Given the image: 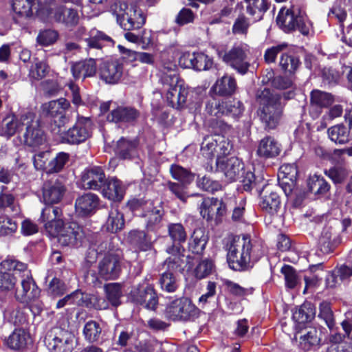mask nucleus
<instances>
[{
  "instance_id": "nucleus-1",
  "label": "nucleus",
  "mask_w": 352,
  "mask_h": 352,
  "mask_svg": "<svg viewBox=\"0 0 352 352\" xmlns=\"http://www.w3.org/2000/svg\"><path fill=\"white\" fill-rule=\"evenodd\" d=\"M294 96V90L284 92L283 96L267 87L256 91L255 98L258 104V115L265 131L276 129L281 122L285 106L281 102L282 97L289 100Z\"/></svg>"
},
{
  "instance_id": "nucleus-2",
  "label": "nucleus",
  "mask_w": 352,
  "mask_h": 352,
  "mask_svg": "<svg viewBox=\"0 0 352 352\" xmlns=\"http://www.w3.org/2000/svg\"><path fill=\"white\" fill-rule=\"evenodd\" d=\"M227 251L228 265L235 271L248 269L252 262L258 261L263 254L261 245L253 243L245 235L233 237L227 245Z\"/></svg>"
},
{
  "instance_id": "nucleus-3",
  "label": "nucleus",
  "mask_w": 352,
  "mask_h": 352,
  "mask_svg": "<svg viewBox=\"0 0 352 352\" xmlns=\"http://www.w3.org/2000/svg\"><path fill=\"white\" fill-rule=\"evenodd\" d=\"M70 107V102L64 98L51 100L41 105V116L50 126L54 134H60L62 128L69 122L66 111Z\"/></svg>"
},
{
  "instance_id": "nucleus-4",
  "label": "nucleus",
  "mask_w": 352,
  "mask_h": 352,
  "mask_svg": "<svg viewBox=\"0 0 352 352\" xmlns=\"http://www.w3.org/2000/svg\"><path fill=\"white\" fill-rule=\"evenodd\" d=\"M6 263L3 266L6 268L12 267L14 263ZM18 266L19 277L21 278V289L16 290V298L23 302H28L32 300L38 299L40 296L41 290L36 285L32 278L31 271L28 270L27 264L21 262V263L14 264V266Z\"/></svg>"
},
{
  "instance_id": "nucleus-5",
  "label": "nucleus",
  "mask_w": 352,
  "mask_h": 352,
  "mask_svg": "<svg viewBox=\"0 0 352 352\" xmlns=\"http://www.w3.org/2000/svg\"><path fill=\"white\" fill-rule=\"evenodd\" d=\"M276 23L287 34L296 30L305 36H307L309 33V28L304 21L300 10L295 9L294 6L289 9L281 8L278 13Z\"/></svg>"
},
{
  "instance_id": "nucleus-6",
  "label": "nucleus",
  "mask_w": 352,
  "mask_h": 352,
  "mask_svg": "<svg viewBox=\"0 0 352 352\" xmlns=\"http://www.w3.org/2000/svg\"><path fill=\"white\" fill-rule=\"evenodd\" d=\"M116 19L123 30L131 31L140 29L145 24L146 16L135 4L120 3V10L116 12Z\"/></svg>"
},
{
  "instance_id": "nucleus-7",
  "label": "nucleus",
  "mask_w": 352,
  "mask_h": 352,
  "mask_svg": "<svg viewBox=\"0 0 352 352\" xmlns=\"http://www.w3.org/2000/svg\"><path fill=\"white\" fill-rule=\"evenodd\" d=\"M23 120L25 121L23 126H25L24 145L32 148V151H36L46 142V134L41 127L40 120L36 119L34 113L23 114Z\"/></svg>"
},
{
  "instance_id": "nucleus-8",
  "label": "nucleus",
  "mask_w": 352,
  "mask_h": 352,
  "mask_svg": "<svg viewBox=\"0 0 352 352\" xmlns=\"http://www.w3.org/2000/svg\"><path fill=\"white\" fill-rule=\"evenodd\" d=\"M74 336L60 328L51 329L46 334L44 342L50 352H72Z\"/></svg>"
},
{
  "instance_id": "nucleus-9",
  "label": "nucleus",
  "mask_w": 352,
  "mask_h": 352,
  "mask_svg": "<svg viewBox=\"0 0 352 352\" xmlns=\"http://www.w3.org/2000/svg\"><path fill=\"white\" fill-rule=\"evenodd\" d=\"M124 74L122 58L110 57L102 59L98 63V76L106 84L118 83Z\"/></svg>"
},
{
  "instance_id": "nucleus-10",
  "label": "nucleus",
  "mask_w": 352,
  "mask_h": 352,
  "mask_svg": "<svg viewBox=\"0 0 352 352\" xmlns=\"http://www.w3.org/2000/svg\"><path fill=\"white\" fill-rule=\"evenodd\" d=\"M91 129L92 121L89 118L78 116L74 126L66 131L62 129L59 135L63 141L72 144H78L91 137Z\"/></svg>"
},
{
  "instance_id": "nucleus-11",
  "label": "nucleus",
  "mask_w": 352,
  "mask_h": 352,
  "mask_svg": "<svg viewBox=\"0 0 352 352\" xmlns=\"http://www.w3.org/2000/svg\"><path fill=\"white\" fill-rule=\"evenodd\" d=\"M166 314L174 321H186L195 317L198 309L188 298H179L171 301L166 308Z\"/></svg>"
},
{
  "instance_id": "nucleus-12",
  "label": "nucleus",
  "mask_w": 352,
  "mask_h": 352,
  "mask_svg": "<svg viewBox=\"0 0 352 352\" xmlns=\"http://www.w3.org/2000/svg\"><path fill=\"white\" fill-rule=\"evenodd\" d=\"M217 170L222 173L228 182H234L241 177L244 164L236 155H217Z\"/></svg>"
},
{
  "instance_id": "nucleus-13",
  "label": "nucleus",
  "mask_w": 352,
  "mask_h": 352,
  "mask_svg": "<svg viewBox=\"0 0 352 352\" xmlns=\"http://www.w3.org/2000/svg\"><path fill=\"white\" fill-rule=\"evenodd\" d=\"M222 60L235 69L239 74L245 75L248 73L250 63L248 60V54L241 45H234L230 50L222 55L219 54Z\"/></svg>"
},
{
  "instance_id": "nucleus-14",
  "label": "nucleus",
  "mask_w": 352,
  "mask_h": 352,
  "mask_svg": "<svg viewBox=\"0 0 352 352\" xmlns=\"http://www.w3.org/2000/svg\"><path fill=\"white\" fill-rule=\"evenodd\" d=\"M57 231V234L53 236L57 237L58 243L63 246L77 245L85 236L82 228L75 222H63V226Z\"/></svg>"
},
{
  "instance_id": "nucleus-15",
  "label": "nucleus",
  "mask_w": 352,
  "mask_h": 352,
  "mask_svg": "<svg viewBox=\"0 0 352 352\" xmlns=\"http://www.w3.org/2000/svg\"><path fill=\"white\" fill-rule=\"evenodd\" d=\"M140 117V112L132 106L118 105L107 116L109 122L125 126H134Z\"/></svg>"
},
{
  "instance_id": "nucleus-16",
  "label": "nucleus",
  "mask_w": 352,
  "mask_h": 352,
  "mask_svg": "<svg viewBox=\"0 0 352 352\" xmlns=\"http://www.w3.org/2000/svg\"><path fill=\"white\" fill-rule=\"evenodd\" d=\"M98 276L104 280H115L121 272L120 257L115 253L108 252L99 261Z\"/></svg>"
},
{
  "instance_id": "nucleus-17",
  "label": "nucleus",
  "mask_w": 352,
  "mask_h": 352,
  "mask_svg": "<svg viewBox=\"0 0 352 352\" xmlns=\"http://www.w3.org/2000/svg\"><path fill=\"white\" fill-rule=\"evenodd\" d=\"M52 14L56 23L70 30L77 26L80 21L78 10L73 6L57 5L52 8Z\"/></svg>"
},
{
  "instance_id": "nucleus-18",
  "label": "nucleus",
  "mask_w": 352,
  "mask_h": 352,
  "mask_svg": "<svg viewBox=\"0 0 352 352\" xmlns=\"http://www.w3.org/2000/svg\"><path fill=\"white\" fill-rule=\"evenodd\" d=\"M21 263L20 261L14 259H6L0 263V293L6 295L9 292L14 289L16 283V276H19L18 266L4 267V263Z\"/></svg>"
},
{
  "instance_id": "nucleus-19",
  "label": "nucleus",
  "mask_w": 352,
  "mask_h": 352,
  "mask_svg": "<svg viewBox=\"0 0 352 352\" xmlns=\"http://www.w3.org/2000/svg\"><path fill=\"white\" fill-rule=\"evenodd\" d=\"M131 300L138 305H144L146 308L155 310L158 304V297L155 289L151 286L139 285L130 292Z\"/></svg>"
},
{
  "instance_id": "nucleus-20",
  "label": "nucleus",
  "mask_w": 352,
  "mask_h": 352,
  "mask_svg": "<svg viewBox=\"0 0 352 352\" xmlns=\"http://www.w3.org/2000/svg\"><path fill=\"white\" fill-rule=\"evenodd\" d=\"M86 43V52L89 54L91 50L102 51L104 47H113L116 41L104 32L96 28L91 29L89 36L84 39Z\"/></svg>"
},
{
  "instance_id": "nucleus-21",
  "label": "nucleus",
  "mask_w": 352,
  "mask_h": 352,
  "mask_svg": "<svg viewBox=\"0 0 352 352\" xmlns=\"http://www.w3.org/2000/svg\"><path fill=\"white\" fill-rule=\"evenodd\" d=\"M106 177L99 166L86 168L81 175V185L84 189L100 190L105 184Z\"/></svg>"
},
{
  "instance_id": "nucleus-22",
  "label": "nucleus",
  "mask_w": 352,
  "mask_h": 352,
  "mask_svg": "<svg viewBox=\"0 0 352 352\" xmlns=\"http://www.w3.org/2000/svg\"><path fill=\"white\" fill-rule=\"evenodd\" d=\"M62 216V210L58 207L47 206L43 210L41 219L50 236L57 234L58 228L63 226Z\"/></svg>"
},
{
  "instance_id": "nucleus-23",
  "label": "nucleus",
  "mask_w": 352,
  "mask_h": 352,
  "mask_svg": "<svg viewBox=\"0 0 352 352\" xmlns=\"http://www.w3.org/2000/svg\"><path fill=\"white\" fill-rule=\"evenodd\" d=\"M297 176L298 170L294 164H283L280 167L278 177L280 185L287 196L294 190Z\"/></svg>"
},
{
  "instance_id": "nucleus-24",
  "label": "nucleus",
  "mask_w": 352,
  "mask_h": 352,
  "mask_svg": "<svg viewBox=\"0 0 352 352\" xmlns=\"http://www.w3.org/2000/svg\"><path fill=\"white\" fill-rule=\"evenodd\" d=\"M166 252L170 254L162 263V267L164 272H171L176 274L184 270V254L182 253V246L171 245L166 248Z\"/></svg>"
},
{
  "instance_id": "nucleus-25",
  "label": "nucleus",
  "mask_w": 352,
  "mask_h": 352,
  "mask_svg": "<svg viewBox=\"0 0 352 352\" xmlns=\"http://www.w3.org/2000/svg\"><path fill=\"white\" fill-rule=\"evenodd\" d=\"M36 0H13L12 8L16 15L19 17L29 18L33 15V10L36 9L37 16L43 19V14L48 15V11L44 8H35Z\"/></svg>"
},
{
  "instance_id": "nucleus-26",
  "label": "nucleus",
  "mask_w": 352,
  "mask_h": 352,
  "mask_svg": "<svg viewBox=\"0 0 352 352\" xmlns=\"http://www.w3.org/2000/svg\"><path fill=\"white\" fill-rule=\"evenodd\" d=\"M237 89L235 78L228 74L218 78L211 87L210 93L221 97H231Z\"/></svg>"
},
{
  "instance_id": "nucleus-27",
  "label": "nucleus",
  "mask_w": 352,
  "mask_h": 352,
  "mask_svg": "<svg viewBox=\"0 0 352 352\" xmlns=\"http://www.w3.org/2000/svg\"><path fill=\"white\" fill-rule=\"evenodd\" d=\"M47 155H34L33 161L36 168L45 170L47 173L60 171L68 160V155H56L48 161Z\"/></svg>"
},
{
  "instance_id": "nucleus-28",
  "label": "nucleus",
  "mask_w": 352,
  "mask_h": 352,
  "mask_svg": "<svg viewBox=\"0 0 352 352\" xmlns=\"http://www.w3.org/2000/svg\"><path fill=\"white\" fill-rule=\"evenodd\" d=\"M23 115L20 118L14 113H8L0 123V136L10 138L19 132L24 125Z\"/></svg>"
},
{
  "instance_id": "nucleus-29",
  "label": "nucleus",
  "mask_w": 352,
  "mask_h": 352,
  "mask_svg": "<svg viewBox=\"0 0 352 352\" xmlns=\"http://www.w3.org/2000/svg\"><path fill=\"white\" fill-rule=\"evenodd\" d=\"M260 206L261 209L270 215H275L280 208L281 201L278 194L266 186L261 195Z\"/></svg>"
},
{
  "instance_id": "nucleus-30",
  "label": "nucleus",
  "mask_w": 352,
  "mask_h": 352,
  "mask_svg": "<svg viewBox=\"0 0 352 352\" xmlns=\"http://www.w3.org/2000/svg\"><path fill=\"white\" fill-rule=\"evenodd\" d=\"M65 192V186L58 181H49L43 186V198L46 204L58 203Z\"/></svg>"
},
{
  "instance_id": "nucleus-31",
  "label": "nucleus",
  "mask_w": 352,
  "mask_h": 352,
  "mask_svg": "<svg viewBox=\"0 0 352 352\" xmlns=\"http://www.w3.org/2000/svg\"><path fill=\"white\" fill-rule=\"evenodd\" d=\"M98 64L95 58H90L74 63L71 71L75 78L93 77L98 75Z\"/></svg>"
},
{
  "instance_id": "nucleus-32",
  "label": "nucleus",
  "mask_w": 352,
  "mask_h": 352,
  "mask_svg": "<svg viewBox=\"0 0 352 352\" xmlns=\"http://www.w3.org/2000/svg\"><path fill=\"white\" fill-rule=\"evenodd\" d=\"M99 204V199L93 193H86L79 197L75 203L76 212L81 216L94 213Z\"/></svg>"
},
{
  "instance_id": "nucleus-33",
  "label": "nucleus",
  "mask_w": 352,
  "mask_h": 352,
  "mask_svg": "<svg viewBox=\"0 0 352 352\" xmlns=\"http://www.w3.org/2000/svg\"><path fill=\"white\" fill-rule=\"evenodd\" d=\"M175 85L170 81V88L167 92L166 98L167 101L170 106L173 108L180 109L186 102L188 91L182 85H178L175 82Z\"/></svg>"
},
{
  "instance_id": "nucleus-34",
  "label": "nucleus",
  "mask_w": 352,
  "mask_h": 352,
  "mask_svg": "<svg viewBox=\"0 0 352 352\" xmlns=\"http://www.w3.org/2000/svg\"><path fill=\"white\" fill-rule=\"evenodd\" d=\"M102 187V193L104 197L113 201H120L123 199L124 191L120 180L116 178L106 179L105 184Z\"/></svg>"
},
{
  "instance_id": "nucleus-35",
  "label": "nucleus",
  "mask_w": 352,
  "mask_h": 352,
  "mask_svg": "<svg viewBox=\"0 0 352 352\" xmlns=\"http://www.w3.org/2000/svg\"><path fill=\"white\" fill-rule=\"evenodd\" d=\"M246 3V13L254 19V21H260L265 13L270 8L269 0H243Z\"/></svg>"
},
{
  "instance_id": "nucleus-36",
  "label": "nucleus",
  "mask_w": 352,
  "mask_h": 352,
  "mask_svg": "<svg viewBox=\"0 0 352 352\" xmlns=\"http://www.w3.org/2000/svg\"><path fill=\"white\" fill-rule=\"evenodd\" d=\"M300 65L298 56L291 52H284L280 54L278 66L286 75L294 76Z\"/></svg>"
},
{
  "instance_id": "nucleus-37",
  "label": "nucleus",
  "mask_w": 352,
  "mask_h": 352,
  "mask_svg": "<svg viewBox=\"0 0 352 352\" xmlns=\"http://www.w3.org/2000/svg\"><path fill=\"white\" fill-rule=\"evenodd\" d=\"M245 110L243 102L237 99L221 100V117H231L238 120Z\"/></svg>"
},
{
  "instance_id": "nucleus-38",
  "label": "nucleus",
  "mask_w": 352,
  "mask_h": 352,
  "mask_svg": "<svg viewBox=\"0 0 352 352\" xmlns=\"http://www.w3.org/2000/svg\"><path fill=\"white\" fill-rule=\"evenodd\" d=\"M31 342L30 333L23 329H16L8 337L6 343L14 350H23Z\"/></svg>"
},
{
  "instance_id": "nucleus-39",
  "label": "nucleus",
  "mask_w": 352,
  "mask_h": 352,
  "mask_svg": "<svg viewBox=\"0 0 352 352\" xmlns=\"http://www.w3.org/2000/svg\"><path fill=\"white\" fill-rule=\"evenodd\" d=\"M283 150L281 144L271 135H265L258 144L256 154H280Z\"/></svg>"
},
{
  "instance_id": "nucleus-40",
  "label": "nucleus",
  "mask_w": 352,
  "mask_h": 352,
  "mask_svg": "<svg viewBox=\"0 0 352 352\" xmlns=\"http://www.w3.org/2000/svg\"><path fill=\"white\" fill-rule=\"evenodd\" d=\"M208 239V236L202 229L195 230L189 239V250L194 254H201L206 248Z\"/></svg>"
},
{
  "instance_id": "nucleus-41",
  "label": "nucleus",
  "mask_w": 352,
  "mask_h": 352,
  "mask_svg": "<svg viewBox=\"0 0 352 352\" xmlns=\"http://www.w3.org/2000/svg\"><path fill=\"white\" fill-rule=\"evenodd\" d=\"M124 225L123 214L119 212L117 206L112 207L104 228L110 232L115 233L122 229Z\"/></svg>"
},
{
  "instance_id": "nucleus-42",
  "label": "nucleus",
  "mask_w": 352,
  "mask_h": 352,
  "mask_svg": "<svg viewBox=\"0 0 352 352\" xmlns=\"http://www.w3.org/2000/svg\"><path fill=\"white\" fill-rule=\"evenodd\" d=\"M315 316V309L310 302H305L296 309L293 314V319L299 324H305L312 320Z\"/></svg>"
},
{
  "instance_id": "nucleus-43",
  "label": "nucleus",
  "mask_w": 352,
  "mask_h": 352,
  "mask_svg": "<svg viewBox=\"0 0 352 352\" xmlns=\"http://www.w3.org/2000/svg\"><path fill=\"white\" fill-rule=\"evenodd\" d=\"M139 145L140 139L138 137L133 139L121 137L117 141L116 146L113 148V151L115 154H130L136 151Z\"/></svg>"
},
{
  "instance_id": "nucleus-44",
  "label": "nucleus",
  "mask_w": 352,
  "mask_h": 352,
  "mask_svg": "<svg viewBox=\"0 0 352 352\" xmlns=\"http://www.w3.org/2000/svg\"><path fill=\"white\" fill-rule=\"evenodd\" d=\"M159 285L162 291L173 293L179 287V278L171 272H164L160 275Z\"/></svg>"
},
{
  "instance_id": "nucleus-45",
  "label": "nucleus",
  "mask_w": 352,
  "mask_h": 352,
  "mask_svg": "<svg viewBox=\"0 0 352 352\" xmlns=\"http://www.w3.org/2000/svg\"><path fill=\"white\" fill-rule=\"evenodd\" d=\"M106 298L111 305L118 307L121 304V298L123 296L122 286L118 283H111L104 286Z\"/></svg>"
},
{
  "instance_id": "nucleus-46",
  "label": "nucleus",
  "mask_w": 352,
  "mask_h": 352,
  "mask_svg": "<svg viewBox=\"0 0 352 352\" xmlns=\"http://www.w3.org/2000/svg\"><path fill=\"white\" fill-rule=\"evenodd\" d=\"M83 336L89 343H97L101 338L102 328L98 322L89 320L84 326Z\"/></svg>"
},
{
  "instance_id": "nucleus-47",
  "label": "nucleus",
  "mask_w": 352,
  "mask_h": 352,
  "mask_svg": "<svg viewBox=\"0 0 352 352\" xmlns=\"http://www.w3.org/2000/svg\"><path fill=\"white\" fill-rule=\"evenodd\" d=\"M310 103L320 109H330V94L319 89H313L310 93Z\"/></svg>"
},
{
  "instance_id": "nucleus-48",
  "label": "nucleus",
  "mask_w": 352,
  "mask_h": 352,
  "mask_svg": "<svg viewBox=\"0 0 352 352\" xmlns=\"http://www.w3.org/2000/svg\"><path fill=\"white\" fill-rule=\"evenodd\" d=\"M309 192L314 195H320L329 190V185L324 179L316 174L309 176L307 179Z\"/></svg>"
},
{
  "instance_id": "nucleus-49",
  "label": "nucleus",
  "mask_w": 352,
  "mask_h": 352,
  "mask_svg": "<svg viewBox=\"0 0 352 352\" xmlns=\"http://www.w3.org/2000/svg\"><path fill=\"white\" fill-rule=\"evenodd\" d=\"M177 67L173 60L162 59L161 62V72L163 73V80L168 82V79L171 83L178 82V75L177 74Z\"/></svg>"
},
{
  "instance_id": "nucleus-50",
  "label": "nucleus",
  "mask_w": 352,
  "mask_h": 352,
  "mask_svg": "<svg viewBox=\"0 0 352 352\" xmlns=\"http://www.w3.org/2000/svg\"><path fill=\"white\" fill-rule=\"evenodd\" d=\"M168 235L175 243L173 245H181V243L186 241L187 234L182 223H170L168 226Z\"/></svg>"
},
{
  "instance_id": "nucleus-51",
  "label": "nucleus",
  "mask_w": 352,
  "mask_h": 352,
  "mask_svg": "<svg viewBox=\"0 0 352 352\" xmlns=\"http://www.w3.org/2000/svg\"><path fill=\"white\" fill-rule=\"evenodd\" d=\"M59 37L58 31L52 29L41 30L36 36V43L42 47L54 44Z\"/></svg>"
},
{
  "instance_id": "nucleus-52",
  "label": "nucleus",
  "mask_w": 352,
  "mask_h": 352,
  "mask_svg": "<svg viewBox=\"0 0 352 352\" xmlns=\"http://www.w3.org/2000/svg\"><path fill=\"white\" fill-rule=\"evenodd\" d=\"M219 205V200L214 198L204 199L200 206V214L207 221L214 219L216 207Z\"/></svg>"
},
{
  "instance_id": "nucleus-53",
  "label": "nucleus",
  "mask_w": 352,
  "mask_h": 352,
  "mask_svg": "<svg viewBox=\"0 0 352 352\" xmlns=\"http://www.w3.org/2000/svg\"><path fill=\"white\" fill-rule=\"evenodd\" d=\"M267 76H269L268 80L271 81L272 86L276 89L285 90L292 88L294 85V82L289 75L274 76V72H269Z\"/></svg>"
},
{
  "instance_id": "nucleus-54",
  "label": "nucleus",
  "mask_w": 352,
  "mask_h": 352,
  "mask_svg": "<svg viewBox=\"0 0 352 352\" xmlns=\"http://www.w3.org/2000/svg\"><path fill=\"white\" fill-rule=\"evenodd\" d=\"M288 47L289 44L287 43L283 42L267 48L263 55L265 62L267 64L275 63L278 54L284 52Z\"/></svg>"
},
{
  "instance_id": "nucleus-55",
  "label": "nucleus",
  "mask_w": 352,
  "mask_h": 352,
  "mask_svg": "<svg viewBox=\"0 0 352 352\" xmlns=\"http://www.w3.org/2000/svg\"><path fill=\"white\" fill-rule=\"evenodd\" d=\"M164 214V211L161 206L148 208V210L144 214V217L146 219V226L148 228H152L153 226L159 224Z\"/></svg>"
},
{
  "instance_id": "nucleus-56",
  "label": "nucleus",
  "mask_w": 352,
  "mask_h": 352,
  "mask_svg": "<svg viewBox=\"0 0 352 352\" xmlns=\"http://www.w3.org/2000/svg\"><path fill=\"white\" fill-rule=\"evenodd\" d=\"M170 170L173 177L183 184H189L194 179L193 174L179 165H172Z\"/></svg>"
},
{
  "instance_id": "nucleus-57",
  "label": "nucleus",
  "mask_w": 352,
  "mask_h": 352,
  "mask_svg": "<svg viewBox=\"0 0 352 352\" xmlns=\"http://www.w3.org/2000/svg\"><path fill=\"white\" fill-rule=\"evenodd\" d=\"M352 276V269L346 265H341L334 269L331 273V282L333 283L332 286L341 284V283Z\"/></svg>"
},
{
  "instance_id": "nucleus-58",
  "label": "nucleus",
  "mask_w": 352,
  "mask_h": 352,
  "mask_svg": "<svg viewBox=\"0 0 352 352\" xmlns=\"http://www.w3.org/2000/svg\"><path fill=\"white\" fill-rule=\"evenodd\" d=\"M280 272L284 275L286 287L289 289L294 288L298 283V276L295 269L289 265H285Z\"/></svg>"
},
{
  "instance_id": "nucleus-59",
  "label": "nucleus",
  "mask_w": 352,
  "mask_h": 352,
  "mask_svg": "<svg viewBox=\"0 0 352 352\" xmlns=\"http://www.w3.org/2000/svg\"><path fill=\"white\" fill-rule=\"evenodd\" d=\"M349 131L344 125L331 126V142L343 144L349 140Z\"/></svg>"
},
{
  "instance_id": "nucleus-60",
  "label": "nucleus",
  "mask_w": 352,
  "mask_h": 352,
  "mask_svg": "<svg viewBox=\"0 0 352 352\" xmlns=\"http://www.w3.org/2000/svg\"><path fill=\"white\" fill-rule=\"evenodd\" d=\"M16 221L6 216H0V236L14 234L17 230Z\"/></svg>"
},
{
  "instance_id": "nucleus-61",
  "label": "nucleus",
  "mask_w": 352,
  "mask_h": 352,
  "mask_svg": "<svg viewBox=\"0 0 352 352\" xmlns=\"http://www.w3.org/2000/svg\"><path fill=\"white\" fill-rule=\"evenodd\" d=\"M250 26L248 18L244 14H240L232 25V32L234 34H246Z\"/></svg>"
},
{
  "instance_id": "nucleus-62",
  "label": "nucleus",
  "mask_w": 352,
  "mask_h": 352,
  "mask_svg": "<svg viewBox=\"0 0 352 352\" xmlns=\"http://www.w3.org/2000/svg\"><path fill=\"white\" fill-rule=\"evenodd\" d=\"M195 70L206 71L211 69L214 62L212 58L203 52L196 53Z\"/></svg>"
},
{
  "instance_id": "nucleus-63",
  "label": "nucleus",
  "mask_w": 352,
  "mask_h": 352,
  "mask_svg": "<svg viewBox=\"0 0 352 352\" xmlns=\"http://www.w3.org/2000/svg\"><path fill=\"white\" fill-rule=\"evenodd\" d=\"M49 72V66L43 61H38L30 70V76L36 80H40L45 78Z\"/></svg>"
},
{
  "instance_id": "nucleus-64",
  "label": "nucleus",
  "mask_w": 352,
  "mask_h": 352,
  "mask_svg": "<svg viewBox=\"0 0 352 352\" xmlns=\"http://www.w3.org/2000/svg\"><path fill=\"white\" fill-rule=\"evenodd\" d=\"M208 128L215 135H220L226 133L230 126L222 120L212 118L208 121Z\"/></svg>"
}]
</instances>
